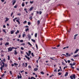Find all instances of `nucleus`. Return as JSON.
<instances>
[{
    "label": "nucleus",
    "instance_id": "32",
    "mask_svg": "<svg viewBox=\"0 0 79 79\" xmlns=\"http://www.w3.org/2000/svg\"><path fill=\"white\" fill-rule=\"evenodd\" d=\"M50 59H51V60H54V59H53V58H54V57H50Z\"/></svg>",
    "mask_w": 79,
    "mask_h": 79
},
{
    "label": "nucleus",
    "instance_id": "44",
    "mask_svg": "<svg viewBox=\"0 0 79 79\" xmlns=\"http://www.w3.org/2000/svg\"><path fill=\"white\" fill-rule=\"evenodd\" d=\"M31 55L32 56H34V53H31Z\"/></svg>",
    "mask_w": 79,
    "mask_h": 79
},
{
    "label": "nucleus",
    "instance_id": "60",
    "mask_svg": "<svg viewBox=\"0 0 79 79\" xmlns=\"http://www.w3.org/2000/svg\"><path fill=\"white\" fill-rule=\"evenodd\" d=\"M39 59H38V60H36V63H39V62L38 61H39Z\"/></svg>",
    "mask_w": 79,
    "mask_h": 79
},
{
    "label": "nucleus",
    "instance_id": "61",
    "mask_svg": "<svg viewBox=\"0 0 79 79\" xmlns=\"http://www.w3.org/2000/svg\"><path fill=\"white\" fill-rule=\"evenodd\" d=\"M0 40H3V39L2 38H0Z\"/></svg>",
    "mask_w": 79,
    "mask_h": 79
},
{
    "label": "nucleus",
    "instance_id": "41",
    "mask_svg": "<svg viewBox=\"0 0 79 79\" xmlns=\"http://www.w3.org/2000/svg\"><path fill=\"white\" fill-rule=\"evenodd\" d=\"M22 66H25V64H24V63H23L22 64Z\"/></svg>",
    "mask_w": 79,
    "mask_h": 79
},
{
    "label": "nucleus",
    "instance_id": "17",
    "mask_svg": "<svg viewBox=\"0 0 79 79\" xmlns=\"http://www.w3.org/2000/svg\"><path fill=\"white\" fill-rule=\"evenodd\" d=\"M73 56L76 58V57H77V56H79V55H78V54H77L76 55L74 56Z\"/></svg>",
    "mask_w": 79,
    "mask_h": 79
},
{
    "label": "nucleus",
    "instance_id": "20",
    "mask_svg": "<svg viewBox=\"0 0 79 79\" xmlns=\"http://www.w3.org/2000/svg\"><path fill=\"white\" fill-rule=\"evenodd\" d=\"M19 33V30H17V32H16L15 33L16 34H17L18 33Z\"/></svg>",
    "mask_w": 79,
    "mask_h": 79
},
{
    "label": "nucleus",
    "instance_id": "58",
    "mask_svg": "<svg viewBox=\"0 0 79 79\" xmlns=\"http://www.w3.org/2000/svg\"><path fill=\"white\" fill-rule=\"evenodd\" d=\"M67 68V66L64 67V69H65V68Z\"/></svg>",
    "mask_w": 79,
    "mask_h": 79
},
{
    "label": "nucleus",
    "instance_id": "22",
    "mask_svg": "<svg viewBox=\"0 0 79 79\" xmlns=\"http://www.w3.org/2000/svg\"><path fill=\"white\" fill-rule=\"evenodd\" d=\"M14 33V31L12 30L11 31V34H13Z\"/></svg>",
    "mask_w": 79,
    "mask_h": 79
},
{
    "label": "nucleus",
    "instance_id": "52",
    "mask_svg": "<svg viewBox=\"0 0 79 79\" xmlns=\"http://www.w3.org/2000/svg\"><path fill=\"white\" fill-rule=\"evenodd\" d=\"M70 62H71V61H70V60H68V63H70Z\"/></svg>",
    "mask_w": 79,
    "mask_h": 79
},
{
    "label": "nucleus",
    "instance_id": "15",
    "mask_svg": "<svg viewBox=\"0 0 79 79\" xmlns=\"http://www.w3.org/2000/svg\"><path fill=\"white\" fill-rule=\"evenodd\" d=\"M38 70V68H35L34 69V71H36Z\"/></svg>",
    "mask_w": 79,
    "mask_h": 79
},
{
    "label": "nucleus",
    "instance_id": "59",
    "mask_svg": "<svg viewBox=\"0 0 79 79\" xmlns=\"http://www.w3.org/2000/svg\"><path fill=\"white\" fill-rule=\"evenodd\" d=\"M21 45H25V44H24V43L22 44H21Z\"/></svg>",
    "mask_w": 79,
    "mask_h": 79
},
{
    "label": "nucleus",
    "instance_id": "9",
    "mask_svg": "<svg viewBox=\"0 0 79 79\" xmlns=\"http://www.w3.org/2000/svg\"><path fill=\"white\" fill-rule=\"evenodd\" d=\"M9 45V43L7 42L5 44V45L6 47V45Z\"/></svg>",
    "mask_w": 79,
    "mask_h": 79
},
{
    "label": "nucleus",
    "instance_id": "46",
    "mask_svg": "<svg viewBox=\"0 0 79 79\" xmlns=\"http://www.w3.org/2000/svg\"><path fill=\"white\" fill-rule=\"evenodd\" d=\"M35 45H36V48H37V49H38V46H37V44H35Z\"/></svg>",
    "mask_w": 79,
    "mask_h": 79
},
{
    "label": "nucleus",
    "instance_id": "23",
    "mask_svg": "<svg viewBox=\"0 0 79 79\" xmlns=\"http://www.w3.org/2000/svg\"><path fill=\"white\" fill-rule=\"evenodd\" d=\"M33 8H34V7H31L30 9H29V10L30 11H31V10H32V9H33Z\"/></svg>",
    "mask_w": 79,
    "mask_h": 79
},
{
    "label": "nucleus",
    "instance_id": "11",
    "mask_svg": "<svg viewBox=\"0 0 79 79\" xmlns=\"http://www.w3.org/2000/svg\"><path fill=\"white\" fill-rule=\"evenodd\" d=\"M79 49H76V50L75 51V52H74V53H77V52L78 51H79Z\"/></svg>",
    "mask_w": 79,
    "mask_h": 79
},
{
    "label": "nucleus",
    "instance_id": "24",
    "mask_svg": "<svg viewBox=\"0 0 79 79\" xmlns=\"http://www.w3.org/2000/svg\"><path fill=\"white\" fill-rule=\"evenodd\" d=\"M37 24H38V25H39L40 24V21L38 20V21H37Z\"/></svg>",
    "mask_w": 79,
    "mask_h": 79
},
{
    "label": "nucleus",
    "instance_id": "27",
    "mask_svg": "<svg viewBox=\"0 0 79 79\" xmlns=\"http://www.w3.org/2000/svg\"><path fill=\"white\" fill-rule=\"evenodd\" d=\"M25 67L26 68V67H27V63H25Z\"/></svg>",
    "mask_w": 79,
    "mask_h": 79
},
{
    "label": "nucleus",
    "instance_id": "47",
    "mask_svg": "<svg viewBox=\"0 0 79 79\" xmlns=\"http://www.w3.org/2000/svg\"><path fill=\"white\" fill-rule=\"evenodd\" d=\"M20 42H23V40H20Z\"/></svg>",
    "mask_w": 79,
    "mask_h": 79
},
{
    "label": "nucleus",
    "instance_id": "33",
    "mask_svg": "<svg viewBox=\"0 0 79 79\" xmlns=\"http://www.w3.org/2000/svg\"><path fill=\"white\" fill-rule=\"evenodd\" d=\"M41 74H44V73L42 71H41L40 72Z\"/></svg>",
    "mask_w": 79,
    "mask_h": 79
},
{
    "label": "nucleus",
    "instance_id": "28",
    "mask_svg": "<svg viewBox=\"0 0 79 79\" xmlns=\"http://www.w3.org/2000/svg\"><path fill=\"white\" fill-rule=\"evenodd\" d=\"M28 44H29V45H30V46H32V44H31V43H30V42H28L27 43Z\"/></svg>",
    "mask_w": 79,
    "mask_h": 79
},
{
    "label": "nucleus",
    "instance_id": "55",
    "mask_svg": "<svg viewBox=\"0 0 79 79\" xmlns=\"http://www.w3.org/2000/svg\"><path fill=\"white\" fill-rule=\"evenodd\" d=\"M58 75H61V73H58Z\"/></svg>",
    "mask_w": 79,
    "mask_h": 79
},
{
    "label": "nucleus",
    "instance_id": "29",
    "mask_svg": "<svg viewBox=\"0 0 79 79\" xmlns=\"http://www.w3.org/2000/svg\"><path fill=\"white\" fill-rule=\"evenodd\" d=\"M3 32H5V34L6 33V31H5V29L3 30Z\"/></svg>",
    "mask_w": 79,
    "mask_h": 79
},
{
    "label": "nucleus",
    "instance_id": "62",
    "mask_svg": "<svg viewBox=\"0 0 79 79\" xmlns=\"http://www.w3.org/2000/svg\"><path fill=\"white\" fill-rule=\"evenodd\" d=\"M30 3H32V4L33 3V2L30 1Z\"/></svg>",
    "mask_w": 79,
    "mask_h": 79
},
{
    "label": "nucleus",
    "instance_id": "54",
    "mask_svg": "<svg viewBox=\"0 0 79 79\" xmlns=\"http://www.w3.org/2000/svg\"><path fill=\"white\" fill-rule=\"evenodd\" d=\"M62 64L63 65H65V64L63 62H62Z\"/></svg>",
    "mask_w": 79,
    "mask_h": 79
},
{
    "label": "nucleus",
    "instance_id": "19",
    "mask_svg": "<svg viewBox=\"0 0 79 79\" xmlns=\"http://www.w3.org/2000/svg\"><path fill=\"white\" fill-rule=\"evenodd\" d=\"M7 57H8V58H7V59L8 60H10V56H7Z\"/></svg>",
    "mask_w": 79,
    "mask_h": 79
},
{
    "label": "nucleus",
    "instance_id": "10",
    "mask_svg": "<svg viewBox=\"0 0 79 79\" xmlns=\"http://www.w3.org/2000/svg\"><path fill=\"white\" fill-rule=\"evenodd\" d=\"M66 55H67V56H71V54H69L68 53H66Z\"/></svg>",
    "mask_w": 79,
    "mask_h": 79
},
{
    "label": "nucleus",
    "instance_id": "4",
    "mask_svg": "<svg viewBox=\"0 0 79 79\" xmlns=\"http://www.w3.org/2000/svg\"><path fill=\"white\" fill-rule=\"evenodd\" d=\"M16 0H12V3H13L12 5H15V4L16 3Z\"/></svg>",
    "mask_w": 79,
    "mask_h": 79
},
{
    "label": "nucleus",
    "instance_id": "34",
    "mask_svg": "<svg viewBox=\"0 0 79 79\" xmlns=\"http://www.w3.org/2000/svg\"><path fill=\"white\" fill-rule=\"evenodd\" d=\"M25 31H26V32H27L28 31H29V28H27L26 29Z\"/></svg>",
    "mask_w": 79,
    "mask_h": 79
},
{
    "label": "nucleus",
    "instance_id": "18",
    "mask_svg": "<svg viewBox=\"0 0 79 79\" xmlns=\"http://www.w3.org/2000/svg\"><path fill=\"white\" fill-rule=\"evenodd\" d=\"M18 19V18H15L13 20V21H14V22H15L16 19Z\"/></svg>",
    "mask_w": 79,
    "mask_h": 79
},
{
    "label": "nucleus",
    "instance_id": "56",
    "mask_svg": "<svg viewBox=\"0 0 79 79\" xmlns=\"http://www.w3.org/2000/svg\"><path fill=\"white\" fill-rule=\"evenodd\" d=\"M3 28H5V27H6V26H5V25H4L3 26Z\"/></svg>",
    "mask_w": 79,
    "mask_h": 79
},
{
    "label": "nucleus",
    "instance_id": "14",
    "mask_svg": "<svg viewBox=\"0 0 79 79\" xmlns=\"http://www.w3.org/2000/svg\"><path fill=\"white\" fill-rule=\"evenodd\" d=\"M16 22H17V23H18L19 24H20V22L19 21V20H16Z\"/></svg>",
    "mask_w": 79,
    "mask_h": 79
},
{
    "label": "nucleus",
    "instance_id": "48",
    "mask_svg": "<svg viewBox=\"0 0 79 79\" xmlns=\"http://www.w3.org/2000/svg\"><path fill=\"white\" fill-rule=\"evenodd\" d=\"M78 35L77 34L75 35L74 36L75 37H77V35Z\"/></svg>",
    "mask_w": 79,
    "mask_h": 79
},
{
    "label": "nucleus",
    "instance_id": "35",
    "mask_svg": "<svg viewBox=\"0 0 79 79\" xmlns=\"http://www.w3.org/2000/svg\"><path fill=\"white\" fill-rule=\"evenodd\" d=\"M27 23V21H25L24 22H23V24H26V23Z\"/></svg>",
    "mask_w": 79,
    "mask_h": 79
},
{
    "label": "nucleus",
    "instance_id": "6",
    "mask_svg": "<svg viewBox=\"0 0 79 79\" xmlns=\"http://www.w3.org/2000/svg\"><path fill=\"white\" fill-rule=\"evenodd\" d=\"M76 65V63H74L73 64H70V66H74V65Z\"/></svg>",
    "mask_w": 79,
    "mask_h": 79
},
{
    "label": "nucleus",
    "instance_id": "3",
    "mask_svg": "<svg viewBox=\"0 0 79 79\" xmlns=\"http://www.w3.org/2000/svg\"><path fill=\"white\" fill-rule=\"evenodd\" d=\"M12 50V49L11 48V47H10L8 48V52H11Z\"/></svg>",
    "mask_w": 79,
    "mask_h": 79
},
{
    "label": "nucleus",
    "instance_id": "40",
    "mask_svg": "<svg viewBox=\"0 0 79 79\" xmlns=\"http://www.w3.org/2000/svg\"><path fill=\"white\" fill-rule=\"evenodd\" d=\"M21 50H24V48L23 47H21Z\"/></svg>",
    "mask_w": 79,
    "mask_h": 79
},
{
    "label": "nucleus",
    "instance_id": "36",
    "mask_svg": "<svg viewBox=\"0 0 79 79\" xmlns=\"http://www.w3.org/2000/svg\"><path fill=\"white\" fill-rule=\"evenodd\" d=\"M37 33H35V37H37Z\"/></svg>",
    "mask_w": 79,
    "mask_h": 79
},
{
    "label": "nucleus",
    "instance_id": "13",
    "mask_svg": "<svg viewBox=\"0 0 79 79\" xmlns=\"http://www.w3.org/2000/svg\"><path fill=\"white\" fill-rule=\"evenodd\" d=\"M14 54L15 55H17L18 54V52H16V50H15Z\"/></svg>",
    "mask_w": 79,
    "mask_h": 79
},
{
    "label": "nucleus",
    "instance_id": "39",
    "mask_svg": "<svg viewBox=\"0 0 79 79\" xmlns=\"http://www.w3.org/2000/svg\"><path fill=\"white\" fill-rule=\"evenodd\" d=\"M29 54H30V55H31V51H29Z\"/></svg>",
    "mask_w": 79,
    "mask_h": 79
},
{
    "label": "nucleus",
    "instance_id": "7",
    "mask_svg": "<svg viewBox=\"0 0 79 79\" xmlns=\"http://www.w3.org/2000/svg\"><path fill=\"white\" fill-rule=\"evenodd\" d=\"M27 35L28 36V38L29 39V40H30V39H31V35H29V34H28Z\"/></svg>",
    "mask_w": 79,
    "mask_h": 79
},
{
    "label": "nucleus",
    "instance_id": "51",
    "mask_svg": "<svg viewBox=\"0 0 79 79\" xmlns=\"http://www.w3.org/2000/svg\"><path fill=\"white\" fill-rule=\"evenodd\" d=\"M71 68H72V69H74V67H73V66H71Z\"/></svg>",
    "mask_w": 79,
    "mask_h": 79
},
{
    "label": "nucleus",
    "instance_id": "53",
    "mask_svg": "<svg viewBox=\"0 0 79 79\" xmlns=\"http://www.w3.org/2000/svg\"><path fill=\"white\" fill-rule=\"evenodd\" d=\"M54 72H57V70L56 69H55L54 70Z\"/></svg>",
    "mask_w": 79,
    "mask_h": 79
},
{
    "label": "nucleus",
    "instance_id": "50",
    "mask_svg": "<svg viewBox=\"0 0 79 79\" xmlns=\"http://www.w3.org/2000/svg\"><path fill=\"white\" fill-rule=\"evenodd\" d=\"M10 74L11 75H12V72H11V71H10Z\"/></svg>",
    "mask_w": 79,
    "mask_h": 79
},
{
    "label": "nucleus",
    "instance_id": "2",
    "mask_svg": "<svg viewBox=\"0 0 79 79\" xmlns=\"http://www.w3.org/2000/svg\"><path fill=\"white\" fill-rule=\"evenodd\" d=\"M70 78H71V79H75L76 78V77H75V75H73V76H70Z\"/></svg>",
    "mask_w": 79,
    "mask_h": 79
},
{
    "label": "nucleus",
    "instance_id": "26",
    "mask_svg": "<svg viewBox=\"0 0 79 79\" xmlns=\"http://www.w3.org/2000/svg\"><path fill=\"white\" fill-rule=\"evenodd\" d=\"M6 20L5 21L6 23V21H8V20H9V19L8 18H6Z\"/></svg>",
    "mask_w": 79,
    "mask_h": 79
},
{
    "label": "nucleus",
    "instance_id": "25",
    "mask_svg": "<svg viewBox=\"0 0 79 79\" xmlns=\"http://www.w3.org/2000/svg\"><path fill=\"white\" fill-rule=\"evenodd\" d=\"M25 5L24 3V2H23L22 4V6H24Z\"/></svg>",
    "mask_w": 79,
    "mask_h": 79
},
{
    "label": "nucleus",
    "instance_id": "16",
    "mask_svg": "<svg viewBox=\"0 0 79 79\" xmlns=\"http://www.w3.org/2000/svg\"><path fill=\"white\" fill-rule=\"evenodd\" d=\"M33 18V17L32 16L30 17L29 19H30V20H32V19Z\"/></svg>",
    "mask_w": 79,
    "mask_h": 79
},
{
    "label": "nucleus",
    "instance_id": "42",
    "mask_svg": "<svg viewBox=\"0 0 79 79\" xmlns=\"http://www.w3.org/2000/svg\"><path fill=\"white\" fill-rule=\"evenodd\" d=\"M28 25H30V24H31V22H28Z\"/></svg>",
    "mask_w": 79,
    "mask_h": 79
},
{
    "label": "nucleus",
    "instance_id": "49",
    "mask_svg": "<svg viewBox=\"0 0 79 79\" xmlns=\"http://www.w3.org/2000/svg\"><path fill=\"white\" fill-rule=\"evenodd\" d=\"M11 48L12 50H13V49H15V47H12V48Z\"/></svg>",
    "mask_w": 79,
    "mask_h": 79
},
{
    "label": "nucleus",
    "instance_id": "30",
    "mask_svg": "<svg viewBox=\"0 0 79 79\" xmlns=\"http://www.w3.org/2000/svg\"><path fill=\"white\" fill-rule=\"evenodd\" d=\"M14 64L15 66H18V64H16V63H14Z\"/></svg>",
    "mask_w": 79,
    "mask_h": 79
},
{
    "label": "nucleus",
    "instance_id": "37",
    "mask_svg": "<svg viewBox=\"0 0 79 79\" xmlns=\"http://www.w3.org/2000/svg\"><path fill=\"white\" fill-rule=\"evenodd\" d=\"M20 52L21 53V54H23L24 53V52L21 51H20Z\"/></svg>",
    "mask_w": 79,
    "mask_h": 79
},
{
    "label": "nucleus",
    "instance_id": "38",
    "mask_svg": "<svg viewBox=\"0 0 79 79\" xmlns=\"http://www.w3.org/2000/svg\"><path fill=\"white\" fill-rule=\"evenodd\" d=\"M25 36H26V35L23 34V38L24 37H25Z\"/></svg>",
    "mask_w": 79,
    "mask_h": 79
},
{
    "label": "nucleus",
    "instance_id": "43",
    "mask_svg": "<svg viewBox=\"0 0 79 79\" xmlns=\"http://www.w3.org/2000/svg\"><path fill=\"white\" fill-rule=\"evenodd\" d=\"M17 6L15 5L14 7V8H17Z\"/></svg>",
    "mask_w": 79,
    "mask_h": 79
},
{
    "label": "nucleus",
    "instance_id": "57",
    "mask_svg": "<svg viewBox=\"0 0 79 79\" xmlns=\"http://www.w3.org/2000/svg\"><path fill=\"white\" fill-rule=\"evenodd\" d=\"M13 12H12L11 13V16H13Z\"/></svg>",
    "mask_w": 79,
    "mask_h": 79
},
{
    "label": "nucleus",
    "instance_id": "8",
    "mask_svg": "<svg viewBox=\"0 0 79 79\" xmlns=\"http://www.w3.org/2000/svg\"><path fill=\"white\" fill-rule=\"evenodd\" d=\"M25 56L26 58L28 59V60H30V58L29 57H27V56L25 55Z\"/></svg>",
    "mask_w": 79,
    "mask_h": 79
},
{
    "label": "nucleus",
    "instance_id": "63",
    "mask_svg": "<svg viewBox=\"0 0 79 79\" xmlns=\"http://www.w3.org/2000/svg\"><path fill=\"white\" fill-rule=\"evenodd\" d=\"M41 14H42V12L41 11H40V14L41 15Z\"/></svg>",
    "mask_w": 79,
    "mask_h": 79
},
{
    "label": "nucleus",
    "instance_id": "12",
    "mask_svg": "<svg viewBox=\"0 0 79 79\" xmlns=\"http://www.w3.org/2000/svg\"><path fill=\"white\" fill-rule=\"evenodd\" d=\"M68 75V72H66V74H65L64 76L65 77H66Z\"/></svg>",
    "mask_w": 79,
    "mask_h": 79
},
{
    "label": "nucleus",
    "instance_id": "45",
    "mask_svg": "<svg viewBox=\"0 0 79 79\" xmlns=\"http://www.w3.org/2000/svg\"><path fill=\"white\" fill-rule=\"evenodd\" d=\"M4 76H5V74H3V75H2L1 77H3Z\"/></svg>",
    "mask_w": 79,
    "mask_h": 79
},
{
    "label": "nucleus",
    "instance_id": "1",
    "mask_svg": "<svg viewBox=\"0 0 79 79\" xmlns=\"http://www.w3.org/2000/svg\"><path fill=\"white\" fill-rule=\"evenodd\" d=\"M2 64H3V65H2V64H1V67L0 68V69L1 71H2L3 70V68L5 67V63L3 62H2Z\"/></svg>",
    "mask_w": 79,
    "mask_h": 79
},
{
    "label": "nucleus",
    "instance_id": "64",
    "mask_svg": "<svg viewBox=\"0 0 79 79\" xmlns=\"http://www.w3.org/2000/svg\"><path fill=\"white\" fill-rule=\"evenodd\" d=\"M76 39V36H74V40H75Z\"/></svg>",
    "mask_w": 79,
    "mask_h": 79
},
{
    "label": "nucleus",
    "instance_id": "31",
    "mask_svg": "<svg viewBox=\"0 0 79 79\" xmlns=\"http://www.w3.org/2000/svg\"><path fill=\"white\" fill-rule=\"evenodd\" d=\"M31 40L33 42H35V40H33V39H31Z\"/></svg>",
    "mask_w": 79,
    "mask_h": 79
},
{
    "label": "nucleus",
    "instance_id": "21",
    "mask_svg": "<svg viewBox=\"0 0 79 79\" xmlns=\"http://www.w3.org/2000/svg\"><path fill=\"white\" fill-rule=\"evenodd\" d=\"M26 54H27V56H30V55L31 54H30L29 53H28L27 52H26Z\"/></svg>",
    "mask_w": 79,
    "mask_h": 79
},
{
    "label": "nucleus",
    "instance_id": "5",
    "mask_svg": "<svg viewBox=\"0 0 79 79\" xmlns=\"http://www.w3.org/2000/svg\"><path fill=\"white\" fill-rule=\"evenodd\" d=\"M19 74L20 75V77L19 76V75H18V78L19 79V78H20V79H21V78L22 77L21 76V73H19Z\"/></svg>",
    "mask_w": 79,
    "mask_h": 79
}]
</instances>
